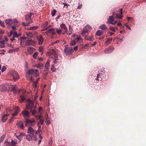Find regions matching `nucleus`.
<instances>
[{
	"instance_id": "obj_24",
	"label": "nucleus",
	"mask_w": 146,
	"mask_h": 146,
	"mask_svg": "<svg viewBox=\"0 0 146 146\" xmlns=\"http://www.w3.org/2000/svg\"><path fill=\"white\" fill-rule=\"evenodd\" d=\"M48 24V22H46L44 24H43L42 25V27H43V28L42 31H44V30H46L49 28V27H46V26Z\"/></svg>"
},
{
	"instance_id": "obj_15",
	"label": "nucleus",
	"mask_w": 146,
	"mask_h": 146,
	"mask_svg": "<svg viewBox=\"0 0 146 146\" xmlns=\"http://www.w3.org/2000/svg\"><path fill=\"white\" fill-rule=\"evenodd\" d=\"M11 35H13V37L14 38H17L19 36H21V35H18L17 32L16 31H14L13 30H12L10 31Z\"/></svg>"
},
{
	"instance_id": "obj_43",
	"label": "nucleus",
	"mask_w": 146,
	"mask_h": 146,
	"mask_svg": "<svg viewBox=\"0 0 146 146\" xmlns=\"http://www.w3.org/2000/svg\"><path fill=\"white\" fill-rule=\"evenodd\" d=\"M41 131V127L39 126L38 130L36 131V134L40 133Z\"/></svg>"
},
{
	"instance_id": "obj_31",
	"label": "nucleus",
	"mask_w": 146,
	"mask_h": 146,
	"mask_svg": "<svg viewBox=\"0 0 146 146\" xmlns=\"http://www.w3.org/2000/svg\"><path fill=\"white\" fill-rule=\"evenodd\" d=\"M5 46L4 41H3L0 42V47L1 48H4Z\"/></svg>"
},
{
	"instance_id": "obj_18",
	"label": "nucleus",
	"mask_w": 146,
	"mask_h": 146,
	"mask_svg": "<svg viewBox=\"0 0 146 146\" xmlns=\"http://www.w3.org/2000/svg\"><path fill=\"white\" fill-rule=\"evenodd\" d=\"M84 37L85 39L87 40H89V41H92L94 40L93 36H84Z\"/></svg>"
},
{
	"instance_id": "obj_60",
	"label": "nucleus",
	"mask_w": 146,
	"mask_h": 146,
	"mask_svg": "<svg viewBox=\"0 0 146 146\" xmlns=\"http://www.w3.org/2000/svg\"><path fill=\"white\" fill-rule=\"evenodd\" d=\"M52 142H53V141H52V139H51L49 141V144L50 145H51L52 144Z\"/></svg>"
},
{
	"instance_id": "obj_40",
	"label": "nucleus",
	"mask_w": 146,
	"mask_h": 146,
	"mask_svg": "<svg viewBox=\"0 0 146 146\" xmlns=\"http://www.w3.org/2000/svg\"><path fill=\"white\" fill-rule=\"evenodd\" d=\"M34 72V70L33 69L30 70L28 71V73L29 74L31 75L33 74Z\"/></svg>"
},
{
	"instance_id": "obj_48",
	"label": "nucleus",
	"mask_w": 146,
	"mask_h": 146,
	"mask_svg": "<svg viewBox=\"0 0 146 146\" xmlns=\"http://www.w3.org/2000/svg\"><path fill=\"white\" fill-rule=\"evenodd\" d=\"M112 40V38H111L110 39H108L106 42L107 44H110Z\"/></svg>"
},
{
	"instance_id": "obj_14",
	"label": "nucleus",
	"mask_w": 146,
	"mask_h": 146,
	"mask_svg": "<svg viewBox=\"0 0 146 146\" xmlns=\"http://www.w3.org/2000/svg\"><path fill=\"white\" fill-rule=\"evenodd\" d=\"M16 125L19 128L23 129L24 128V126L23 122L21 121H18L16 124Z\"/></svg>"
},
{
	"instance_id": "obj_45",
	"label": "nucleus",
	"mask_w": 146,
	"mask_h": 146,
	"mask_svg": "<svg viewBox=\"0 0 146 146\" xmlns=\"http://www.w3.org/2000/svg\"><path fill=\"white\" fill-rule=\"evenodd\" d=\"M28 63L27 62H25V70H27L28 68Z\"/></svg>"
},
{
	"instance_id": "obj_62",
	"label": "nucleus",
	"mask_w": 146,
	"mask_h": 146,
	"mask_svg": "<svg viewBox=\"0 0 146 146\" xmlns=\"http://www.w3.org/2000/svg\"><path fill=\"white\" fill-rule=\"evenodd\" d=\"M5 135H3L1 137V138H0V142H1V141H2V139H3L5 137Z\"/></svg>"
},
{
	"instance_id": "obj_61",
	"label": "nucleus",
	"mask_w": 146,
	"mask_h": 146,
	"mask_svg": "<svg viewBox=\"0 0 146 146\" xmlns=\"http://www.w3.org/2000/svg\"><path fill=\"white\" fill-rule=\"evenodd\" d=\"M0 25H1L2 27H5V25L4 24V22H1V23H0Z\"/></svg>"
},
{
	"instance_id": "obj_49",
	"label": "nucleus",
	"mask_w": 146,
	"mask_h": 146,
	"mask_svg": "<svg viewBox=\"0 0 146 146\" xmlns=\"http://www.w3.org/2000/svg\"><path fill=\"white\" fill-rule=\"evenodd\" d=\"M20 107L18 106H15V111H18L20 110Z\"/></svg>"
},
{
	"instance_id": "obj_36",
	"label": "nucleus",
	"mask_w": 146,
	"mask_h": 146,
	"mask_svg": "<svg viewBox=\"0 0 146 146\" xmlns=\"http://www.w3.org/2000/svg\"><path fill=\"white\" fill-rule=\"evenodd\" d=\"M17 140L15 139L14 140H12L11 143V145H15L17 143Z\"/></svg>"
},
{
	"instance_id": "obj_29",
	"label": "nucleus",
	"mask_w": 146,
	"mask_h": 146,
	"mask_svg": "<svg viewBox=\"0 0 146 146\" xmlns=\"http://www.w3.org/2000/svg\"><path fill=\"white\" fill-rule=\"evenodd\" d=\"M25 99V97L23 95H21L20 97L19 101L20 102H23Z\"/></svg>"
},
{
	"instance_id": "obj_46",
	"label": "nucleus",
	"mask_w": 146,
	"mask_h": 146,
	"mask_svg": "<svg viewBox=\"0 0 146 146\" xmlns=\"http://www.w3.org/2000/svg\"><path fill=\"white\" fill-rule=\"evenodd\" d=\"M88 32H87V31H85V30H84V29H83V30L82 31V33H81V34L82 35H84L85 34L87 33Z\"/></svg>"
},
{
	"instance_id": "obj_21",
	"label": "nucleus",
	"mask_w": 146,
	"mask_h": 146,
	"mask_svg": "<svg viewBox=\"0 0 146 146\" xmlns=\"http://www.w3.org/2000/svg\"><path fill=\"white\" fill-rule=\"evenodd\" d=\"M9 115V114H4L3 116L2 119V121L5 122L7 119L8 116Z\"/></svg>"
},
{
	"instance_id": "obj_37",
	"label": "nucleus",
	"mask_w": 146,
	"mask_h": 146,
	"mask_svg": "<svg viewBox=\"0 0 146 146\" xmlns=\"http://www.w3.org/2000/svg\"><path fill=\"white\" fill-rule=\"evenodd\" d=\"M38 27L36 26H33L30 27L29 28V29L30 30H35Z\"/></svg>"
},
{
	"instance_id": "obj_25",
	"label": "nucleus",
	"mask_w": 146,
	"mask_h": 146,
	"mask_svg": "<svg viewBox=\"0 0 146 146\" xmlns=\"http://www.w3.org/2000/svg\"><path fill=\"white\" fill-rule=\"evenodd\" d=\"M5 22L8 25H10L13 22L11 19H9L5 20Z\"/></svg>"
},
{
	"instance_id": "obj_1",
	"label": "nucleus",
	"mask_w": 146,
	"mask_h": 146,
	"mask_svg": "<svg viewBox=\"0 0 146 146\" xmlns=\"http://www.w3.org/2000/svg\"><path fill=\"white\" fill-rule=\"evenodd\" d=\"M27 108H30L31 109V111L33 115H34L36 113V105L33 101L29 99L27 100Z\"/></svg>"
},
{
	"instance_id": "obj_19",
	"label": "nucleus",
	"mask_w": 146,
	"mask_h": 146,
	"mask_svg": "<svg viewBox=\"0 0 146 146\" xmlns=\"http://www.w3.org/2000/svg\"><path fill=\"white\" fill-rule=\"evenodd\" d=\"M50 66V62L49 61H48L46 63L45 66V68L46 69V71H48L49 69V67Z\"/></svg>"
},
{
	"instance_id": "obj_63",
	"label": "nucleus",
	"mask_w": 146,
	"mask_h": 146,
	"mask_svg": "<svg viewBox=\"0 0 146 146\" xmlns=\"http://www.w3.org/2000/svg\"><path fill=\"white\" fill-rule=\"evenodd\" d=\"M38 118L39 119H43V117L42 116L41 114H40L38 117Z\"/></svg>"
},
{
	"instance_id": "obj_4",
	"label": "nucleus",
	"mask_w": 146,
	"mask_h": 146,
	"mask_svg": "<svg viewBox=\"0 0 146 146\" xmlns=\"http://www.w3.org/2000/svg\"><path fill=\"white\" fill-rule=\"evenodd\" d=\"M73 50L72 47L66 48L64 49V52L67 55H71Z\"/></svg>"
},
{
	"instance_id": "obj_3",
	"label": "nucleus",
	"mask_w": 146,
	"mask_h": 146,
	"mask_svg": "<svg viewBox=\"0 0 146 146\" xmlns=\"http://www.w3.org/2000/svg\"><path fill=\"white\" fill-rule=\"evenodd\" d=\"M46 55L50 58H54L57 57V54L54 49L50 50L47 53Z\"/></svg>"
},
{
	"instance_id": "obj_35",
	"label": "nucleus",
	"mask_w": 146,
	"mask_h": 146,
	"mask_svg": "<svg viewBox=\"0 0 146 146\" xmlns=\"http://www.w3.org/2000/svg\"><path fill=\"white\" fill-rule=\"evenodd\" d=\"M34 73L35 75L36 76H37L39 75V72L38 70H34Z\"/></svg>"
},
{
	"instance_id": "obj_57",
	"label": "nucleus",
	"mask_w": 146,
	"mask_h": 146,
	"mask_svg": "<svg viewBox=\"0 0 146 146\" xmlns=\"http://www.w3.org/2000/svg\"><path fill=\"white\" fill-rule=\"evenodd\" d=\"M43 110V108L41 107H39L38 109L39 112H40L41 111H42Z\"/></svg>"
},
{
	"instance_id": "obj_30",
	"label": "nucleus",
	"mask_w": 146,
	"mask_h": 146,
	"mask_svg": "<svg viewBox=\"0 0 146 146\" xmlns=\"http://www.w3.org/2000/svg\"><path fill=\"white\" fill-rule=\"evenodd\" d=\"M102 31L98 30L97 31L96 34V35L100 36L102 34Z\"/></svg>"
},
{
	"instance_id": "obj_10",
	"label": "nucleus",
	"mask_w": 146,
	"mask_h": 146,
	"mask_svg": "<svg viewBox=\"0 0 146 146\" xmlns=\"http://www.w3.org/2000/svg\"><path fill=\"white\" fill-rule=\"evenodd\" d=\"M22 116L24 118H26L28 117L29 116V113L28 111L26 110H24L21 113Z\"/></svg>"
},
{
	"instance_id": "obj_11",
	"label": "nucleus",
	"mask_w": 146,
	"mask_h": 146,
	"mask_svg": "<svg viewBox=\"0 0 146 146\" xmlns=\"http://www.w3.org/2000/svg\"><path fill=\"white\" fill-rule=\"evenodd\" d=\"M25 135V133H21L19 135H15V136L20 141H21L23 137Z\"/></svg>"
},
{
	"instance_id": "obj_17",
	"label": "nucleus",
	"mask_w": 146,
	"mask_h": 146,
	"mask_svg": "<svg viewBox=\"0 0 146 146\" xmlns=\"http://www.w3.org/2000/svg\"><path fill=\"white\" fill-rule=\"evenodd\" d=\"M12 90L15 94H16L19 92L20 90L17 89V86L15 85L13 86Z\"/></svg>"
},
{
	"instance_id": "obj_28",
	"label": "nucleus",
	"mask_w": 146,
	"mask_h": 146,
	"mask_svg": "<svg viewBox=\"0 0 146 146\" xmlns=\"http://www.w3.org/2000/svg\"><path fill=\"white\" fill-rule=\"evenodd\" d=\"M26 35L29 38H32L33 36V34L30 32L27 33Z\"/></svg>"
},
{
	"instance_id": "obj_23",
	"label": "nucleus",
	"mask_w": 146,
	"mask_h": 146,
	"mask_svg": "<svg viewBox=\"0 0 146 146\" xmlns=\"http://www.w3.org/2000/svg\"><path fill=\"white\" fill-rule=\"evenodd\" d=\"M11 145V143L8 139H6L5 141L3 146H10Z\"/></svg>"
},
{
	"instance_id": "obj_6",
	"label": "nucleus",
	"mask_w": 146,
	"mask_h": 146,
	"mask_svg": "<svg viewBox=\"0 0 146 146\" xmlns=\"http://www.w3.org/2000/svg\"><path fill=\"white\" fill-rule=\"evenodd\" d=\"M25 122L26 123V126L28 125L32 126L33 124L35 122V121L33 119L30 120L29 119H26Z\"/></svg>"
},
{
	"instance_id": "obj_32",
	"label": "nucleus",
	"mask_w": 146,
	"mask_h": 146,
	"mask_svg": "<svg viewBox=\"0 0 146 146\" xmlns=\"http://www.w3.org/2000/svg\"><path fill=\"white\" fill-rule=\"evenodd\" d=\"M60 27L62 29H66V30L67 27L63 23L61 24L60 25Z\"/></svg>"
},
{
	"instance_id": "obj_53",
	"label": "nucleus",
	"mask_w": 146,
	"mask_h": 146,
	"mask_svg": "<svg viewBox=\"0 0 146 146\" xmlns=\"http://www.w3.org/2000/svg\"><path fill=\"white\" fill-rule=\"evenodd\" d=\"M13 51L14 52L18 51L19 50V49L18 47H17L15 48H13Z\"/></svg>"
},
{
	"instance_id": "obj_5",
	"label": "nucleus",
	"mask_w": 146,
	"mask_h": 146,
	"mask_svg": "<svg viewBox=\"0 0 146 146\" xmlns=\"http://www.w3.org/2000/svg\"><path fill=\"white\" fill-rule=\"evenodd\" d=\"M33 14L32 13H29L26 16V20L27 22L29 23H31L32 22V20L31 17Z\"/></svg>"
},
{
	"instance_id": "obj_52",
	"label": "nucleus",
	"mask_w": 146,
	"mask_h": 146,
	"mask_svg": "<svg viewBox=\"0 0 146 146\" xmlns=\"http://www.w3.org/2000/svg\"><path fill=\"white\" fill-rule=\"evenodd\" d=\"M110 30L114 32H115V29L113 27H110L109 28Z\"/></svg>"
},
{
	"instance_id": "obj_50",
	"label": "nucleus",
	"mask_w": 146,
	"mask_h": 146,
	"mask_svg": "<svg viewBox=\"0 0 146 146\" xmlns=\"http://www.w3.org/2000/svg\"><path fill=\"white\" fill-rule=\"evenodd\" d=\"M82 7V3H79L78 4V9H81Z\"/></svg>"
},
{
	"instance_id": "obj_34",
	"label": "nucleus",
	"mask_w": 146,
	"mask_h": 146,
	"mask_svg": "<svg viewBox=\"0 0 146 146\" xmlns=\"http://www.w3.org/2000/svg\"><path fill=\"white\" fill-rule=\"evenodd\" d=\"M1 65L0 64V70L1 69V71L2 72H3L4 71H5L6 69V68L5 66H3L2 69H1Z\"/></svg>"
},
{
	"instance_id": "obj_2",
	"label": "nucleus",
	"mask_w": 146,
	"mask_h": 146,
	"mask_svg": "<svg viewBox=\"0 0 146 146\" xmlns=\"http://www.w3.org/2000/svg\"><path fill=\"white\" fill-rule=\"evenodd\" d=\"M8 74L10 76L12 77L13 79L15 80L19 79V76L18 73L15 71L11 70L9 71L8 73Z\"/></svg>"
},
{
	"instance_id": "obj_27",
	"label": "nucleus",
	"mask_w": 146,
	"mask_h": 146,
	"mask_svg": "<svg viewBox=\"0 0 146 146\" xmlns=\"http://www.w3.org/2000/svg\"><path fill=\"white\" fill-rule=\"evenodd\" d=\"M100 28L103 30H105L107 29V28L106 26L104 24H102L100 26Z\"/></svg>"
},
{
	"instance_id": "obj_39",
	"label": "nucleus",
	"mask_w": 146,
	"mask_h": 146,
	"mask_svg": "<svg viewBox=\"0 0 146 146\" xmlns=\"http://www.w3.org/2000/svg\"><path fill=\"white\" fill-rule=\"evenodd\" d=\"M122 17V14H121L120 13V14H117L116 15V17L117 18L119 19H121Z\"/></svg>"
},
{
	"instance_id": "obj_22",
	"label": "nucleus",
	"mask_w": 146,
	"mask_h": 146,
	"mask_svg": "<svg viewBox=\"0 0 146 146\" xmlns=\"http://www.w3.org/2000/svg\"><path fill=\"white\" fill-rule=\"evenodd\" d=\"M46 34L50 33L52 35H54L55 34L54 29H50L48 30L46 32Z\"/></svg>"
},
{
	"instance_id": "obj_38",
	"label": "nucleus",
	"mask_w": 146,
	"mask_h": 146,
	"mask_svg": "<svg viewBox=\"0 0 146 146\" xmlns=\"http://www.w3.org/2000/svg\"><path fill=\"white\" fill-rule=\"evenodd\" d=\"M72 31L73 29L71 27H69V31H70V33H68V32H67L66 34L69 35H71L72 33Z\"/></svg>"
},
{
	"instance_id": "obj_13",
	"label": "nucleus",
	"mask_w": 146,
	"mask_h": 146,
	"mask_svg": "<svg viewBox=\"0 0 146 146\" xmlns=\"http://www.w3.org/2000/svg\"><path fill=\"white\" fill-rule=\"evenodd\" d=\"M34 137H35V140L36 141L37 139L36 138V137L33 136V134L32 135H31L30 134H28L27 135L26 139L29 141H31V140L32 139V138Z\"/></svg>"
},
{
	"instance_id": "obj_9",
	"label": "nucleus",
	"mask_w": 146,
	"mask_h": 146,
	"mask_svg": "<svg viewBox=\"0 0 146 146\" xmlns=\"http://www.w3.org/2000/svg\"><path fill=\"white\" fill-rule=\"evenodd\" d=\"M35 42L32 40H27L25 44L27 46H33L35 44Z\"/></svg>"
},
{
	"instance_id": "obj_42",
	"label": "nucleus",
	"mask_w": 146,
	"mask_h": 146,
	"mask_svg": "<svg viewBox=\"0 0 146 146\" xmlns=\"http://www.w3.org/2000/svg\"><path fill=\"white\" fill-rule=\"evenodd\" d=\"M56 13V11L55 9H54L51 12V15L52 16H55Z\"/></svg>"
},
{
	"instance_id": "obj_26",
	"label": "nucleus",
	"mask_w": 146,
	"mask_h": 146,
	"mask_svg": "<svg viewBox=\"0 0 146 146\" xmlns=\"http://www.w3.org/2000/svg\"><path fill=\"white\" fill-rule=\"evenodd\" d=\"M46 124L47 125H49L50 123V121L49 118L48 117V114L46 113Z\"/></svg>"
},
{
	"instance_id": "obj_56",
	"label": "nucleus",
	"mask_w": 146,
	"mask_h": 146,
	"mask_svg": "<svg viewBox=\"0 0 146 146\" xmlns=\"http://www.w3.org/2000/svg\"><path fill=\"white\" fill-rule=\"evenodd\" d=\"M27 39V38L25 36H23L22 37H21L20 38V39L21 40H25Z\"/></svg>"
},
{
	"instance_id": "obj_16",
	"label": "nucleus",
	"mask_w": 146,
	"mask_h": 146,
	"mask_svg": "<svg viewBox=\"0 0 146 146\" xmlns=\"http://www.w3.org/2000/svg\"><path fill=\"white\" fill-rule=\"evenodd\" d=\"M108 21L106 23L108 24L112 23V22L114 20V18L112 16H110L109 17V18L108 19Z\"/></svg>"
},
{
	"instance_id": "obj_33",
	"label": "nucleus",
	"mask_w": 146,
	"mask_h": 146,
	"mask_svg": "<svg viewBox=\"0 0 146 146\" xmlns=\"http://www.w3.org/2000/svg\"><path fill=\"white\" fill-rule=\"evenodd\" d=\"M38 50L39 52H42L41 54H42L43 53L44 51V48L42 46H40L39 47Z\"/></svg>"
},
{
	"instance_id": "obj_54",
	"label": "nucleus",
	"mask_w": 146,
	"mask_h": 146,
	"mask_svg": "<svg viewBox=\"0 0 146 146\" xmlns=\"http://www.w3.org/2000/svg\"><path fill=\"white\" fill-rule=\"evenodd\" d=\"M39 121H40L41 124V125H43L44 123V119H39Z\"/></svg>"
},
{
	"instance_id": "obj_8",
	"label": "nucleus",
	"mask_w": 146,
	"mask_h": 146,
	"mask_svg": "<svg viewBox=\"0 0 146 146\" xmlns=\"http://www.w3.org/2000/svg\"><path fill=\"white\" fill-rule=\"evenodd\" d=\"M37 39L39 45H41L43 42V38L42 36L39 35L37 36Z\"/></svg>"
},
{
	"instance_id": "obj_58",
	"label": "nucleus",
	"mask_w": 146,
	"mask_h": 146,
	"mask_svg": "<svg viewBox=\"0 0 146 146\" xmlns=\"http://www.w3.org/2000/svg\"><path fill=\"white\" fill-rule=\"evenodd\" d=\"M42 65L40 64H38L35 66V67L37 68H39Z\"/></svg>"
},
{
	"instance_id": "obj_64",
	"label": "nucleus",
	"mask_w": 146,
	"mask_h": 146,
	"mask_svg": "<svg viewBox=\"0 0 146 146\" xmlns=\"http://www.w3.org/2000/svg\"><path fill=\"white\" fill-rule=\"evenodd\" d=\"M7 111H12V110H11L10 108H7L6 109Z\"/></svg>"
},
{
	"instance_id": "obj_12",
	"label": "nucleus",
	"mask_w": 146,
	"mask_h": 146,
	"mask_svg": "<svg viewBox=\"0 0 146 146\" xmlns=\"http://www.w3.org/2000/svg\"><path fill=\"white\" fill-rule=\"evenodd\" d=\"M35 131L33 129V128L31 127H29L28 128L27 132L29 134L32 135L33 134V136H35L34 135Z\"/></svg>"
},
{
	"instance_id": "obj_59",
	"label": "nucleus",
	"mask_w": 146,
	"mask_h": 146,
	"mask_svg": "<svg viewBox=\"0 0 146 146\" xmlns=\"http://www.w3.org/2000/svg\"><path fill=\"white\" fill-rule=\"evenodd\" d=\"M37 84V82H35L33 85V87H34L35 88H36V87Z\"/></svg>"
},
{
	"instance_id": "obj_44",
	"label": "nucleus",
	"mask_w": 146,
	"mask_h": 146,
	"mask_svg": "<svg viewBox=\"0 0 146 146\" xmlns=\"http://www.w3.org/2000/svg\"><path fill=\"white\" fill-rule=\"evenodd\" d=\"M38 53L37 52H36L35 53H34L33 54V57L34 58H36L38 56Z\"/></svg>"
},
{
	"instance_id": "obj_47",
	"label": "nucleus",
	"mask_w": 146,
	"mask_h": 146,
	"mask_svg": "<svg viewBox=\"0 0 146 146\" xmlns=\"http://www.w3.org/2000/svg\"><path fill=\"white\" fill-rule=\"evenodd\" d=\"M56 31L57 33L59 34L61 33L62 32V30L60 29H56Z\"/></svg>"
},
{
	"instance_id": "obj_51",
	"label": "nucleus",
	"mask_w": 146,
	"mask_h": 146,
	"mask_svg": "<svg viewBox=\"0 0 146 146\" xmlns=\"http://www.w3.org/2000/svg\"><path fill=\"white\" fill-rule=\"evenodd\" d=\"M22 24L23 26H28L29 25V23H28V22H27V23H25L24 22H23L22 23Z\"/></svg>"
},
{
	"instance_id": "obj_7",
	"label": "nucleus",
	"mask_w": 146,
	"mask_h": 146,
	"mask_svg": "<svg viewBox=\"0 0 146 146\" xmlns=\"http://www.w3.org/2000/svg\"><path fill=\"white\" fill-rule=\"evenodd\" d=\"M114 48L113 46L109 47L106 49L104 50V53L106 54H109L112 52L114 50Z\"/></svg>"
},
{
	"instance_id": "obj_41",
	"label": "nucleus",
	"mask_w": 146,
	"mask_h": 146,
	"mask_svg": "<svg viewBox=\"0 0 146 146\" xmlns=\"http://www.w3.org/2000/svg\"><path fill=\"white\" fill-rule=\"evenodd\" d=\"M76 44V42L74 40H72L70 44V45L71 46H73L75 45Z\"/></svg>"
},
{
	"instance_id": "obj_55",
	"label": "nucleus",
	"mask_w": 146,
	"mask_h": 146,
	"mask_svg": "<svg viewBox=\"0 0 146 146\" xmlns=\"http://www.w3.org/2000/svg\"><path fill=\"white\" fill-rule=\"evenodd\" d=\"M18 111H15V112L12 114V115L13 116H14L17 115L18 114Z\"/></svg>"
},
{
	"instance_id": "obj_20",
	"label": "nucleus",
	"mask_w": 146,
	"mask_h": 146,
	"mask_svg": "<svg viewBox=\"0 0 146 146\" xmlns=\"http://www.w3.org/2000/svg\"><path fill=\"white\" fill-rule=\"evenodd\" d=\"M92 27L89 25H87L84 28V29L87 32H88L92 29Z\"/></svg>"
}]
</instances>
